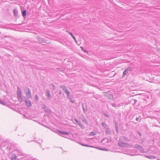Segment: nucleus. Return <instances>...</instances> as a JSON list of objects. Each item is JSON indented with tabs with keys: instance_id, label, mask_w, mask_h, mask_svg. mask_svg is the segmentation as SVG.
Listing matches in <instances>:
<instances>
[{
	"instance_id": "1",
	"label": "nucleus",
	"mask_w": 160,
	"mask_h": 160,
	"mask_svg": "<svg viewBox=\"0 0 160 160\" xmlns=\"http://www.w3.org/2000/svg\"><path fill=\"white\" fill-rule=\"evenodd\" d=\"M60 87L62 89L64 92L67 94V98L72 103H74V100H72L70 97V92L67 88V87L63 85L60 86Z\"/></svg>"
},
{
	"instance_id": "2",
	"label": "nucleus",
	"mask_w": 160,
	"mask_h": 160,
	"mask_svg": "<svg viewBox=\"0 0 160 160\" xmlns=\"http://www.w3.org/2000/svg\"><path fill=\"white\" fill-rule=\"evenodd\" d=\"M17 98L19 102L21 103L23 102L21 90L19 87H17Z\"/></svg>"
},
{
	"instance_id": "3",
	"label": "nucleus",
	"mask_w": 160,
	"mask_h": 160,
	"mask_svg": "<svg viewBox=\"0 0 160 160\" xmlns=\"http://www.w3.org/2000/svg\"><path fill=\"white\" fill-rule=\"evenodd\" d=\"M23 90L24 92L26 93V96L29 98H32V96L31 93L29 88L27 87H24Z\"/></svg>"
},
{
	"instance_id": "4",
	"label": "nucleus",
	"mask_w": 160,
	"mask_h": 160,
	"mask_svg": "<svg viewBox=\"0 0 160 160\" xmlns=\"http://www.w3.org/2000/svg\"><path fill=\"white\" fill-rule=\"evenodd\" d=\"M118 145L119 147H121L128 148H131L132 146V145L129 144L127 143L122 142L121 141L118 143Z\"/></svg>"
},
{
	"instance_id": "5",
	"label": "nucleus",
	"mask_w": 160,
	"mask_h": 160,
	"mask_svg": "<svg viewBox=\"0 0 160 160\" xmlns=\"http://www.w3.org/2000/svg\"><path fill=\"white\" fill-rule=\"evenodd\" d=\"M132 70V68L131 67H128L126 68L123 73V76L124 77L130 73Z\"/></svg>"
},
{
	"instance_id": "6",
	"label": "nucleus",
	"mask_w": 160,
	"mask_h": 160,
	"mask_svg": "<svg viewBox=\"0 0 160 160\" xmlns=\"http://www.w3.org/2000/svg\"><path fill=\"white\" fill-rule=\"evenodd\" d=\"M119 140H121V141H126L129 142L130 140L128 139L125 136H122L120 137Z\"/></svg>"
},
{
	"instance_id": "7",
	"label": "nucleus",
	"mask_w": 160,
	"mask_h": 160,
	"mask_svg": "<svg viewBox=\"0 0 160 160\" xmlns=\"http://www.w3.org/2000/svg\"><path fill=\"white\" fill-rule=\"evenodd\" d=\"M57 133L59 134V135H61V134H64L65 135H68L69 134V132H62L59 130H57Z\"/></svg>"
},
{
	"instance_id": "8",
	"label": "nucleus",
	"mask_w": 160,
	"mask_h": 160,
	"mask_svg": "<svg viewBox=\"0 0 160 160\" xmlns=\"http://www.w3.org/2000/svg\"><path fill=\"white\" fill-rule=\"evenodd\" d=\"M134 148L139 149L141 152H143V149L138 144H135L134 146Z\"/></svg>"
},
{
	"instance_id": "9",
	"label": "nucleus",
	"mask_w": 160,
	"mask_h": 160,
	"mask_svg": "<svg viewBox=\"0 0 160 160\" xmlns=\"http://www.w3.org/2000/svg\"><path fill=\"white\" fill-rule=\"evenodd\" d=\"M25 102L26 104L28 107H30L32 106V104L31 101L28 99H27L25 100Z\"/></svg>"
},
{
	"instance_id": "10",
	"label": "nucleus",
	"mask_w": 160,
	"mask_h": 160,
	"mask_svg": "<svg viewBox=\"0 0 160 160\" xmlns=\"http://www.w3.org/2000/svg\"><path fill=\"white\" fill-rule=\"evenodd\" d=\"M46 95L48 98V99H49L51 96L50 94V92L49 90H47L46 92Z\"/></svg>"
},
{
	"instance_id": "11",
	"label": "nucleus",
	"mask_w": 160,
	"mask_h": 160,
	"mask_svg": "<svg viewBox=\"0 0 160 160\" xmlns=\"http://www.w3.org/2000/svg\"><path fill=\"white\" fill-rule=\"evenodd\" d=\"M107 97L110 100H112L113 99V96L112 94H108Z\"/></svg>"
},
{
	"instance_id": "12",
	"label": "nucleus",
	"mask_w": 160,
	"mask_h": 160,
	"mask_svg": "<svg viewBox=\"0 0 160 160\" xmlns=\"http://www.w3.org/2000/svg\"><path fill=\"white\" fill-rule=\"evenodd\" d=\"M74 120L76 122L81 128L82 127V124L80 123V122L78 121L77 119L76 118H74Z\"/></svg>"
},
{
	"instance_id": "13",
	"label": "nucleus",
	"mask_w": 160,
	"mask_h": 160,
	"mask_svg": "<svg viewBox=\"0 0 160 160\" xmlns=\"http://www.w3.org/2000/svg\"><path fill=\"white\" fill-rule=\"evenodd\" d=\"M105 133L107 135H109L111 134V131L110 129L108 128H106Z\"/></svg>"
},
{
	"instance_id": "14",
	"label": "nucleus",
	"mask_w": 160,
	"mask_h": 160,
	"mask_svg": "<svg viewBox=\"0 0 160 160\" xmlns=\"http://www.w3.org/2000/svg\"><path fill=\"white\" fill-rule=\"evenodd\" d=\"M146 157L147 158L151 159H154L156 158V157L155 156L152 155L147 156Z\"/></svg>"
},
{
	"instance_id": "15",
	"label": "nucleus",
	"mask_w": 160,
	"mask_h": 160,
	"mask_svg": "<svg viewBox=\"0 0 160 160\" xmlns=\"http://www.w3.org/2000/svg\"><path fill=\"white\" fill-rule=\"evenodd\" d=\"M102 125L106 129L108 128V125L104 122L102 123Z\"/></svg>"
},
{
	"instance_id": "16",
	"label": "nucleus",
	"mask_w": 160,
	"mask_h": 160,
	"mask_svg": "<svg viewBox=\"0 0 160 160\" xmlns=\"http://www.w3.org/2000/svg\"><path fill=\"white\" fill-rule=\"evenodd\" d=\"M66 32H68L70 35L75 40V42H77V41L75 37L72 35V33L71 32H68V31H67Z\"/></svg>"
},
{
	"instance_id": "17",
	"label": "nucleus",
	"mask_w": 160,
	"mask_h": 160,
	"mask_svg": "<svg viewBox=\"0 0 160 160\" xmlns=\"http://www.w3.org/2000/svg\"><path fill=\"white\" fill-rule=\"evenodd\" d=\"M13 12L14 15L15 17H17L18 15V11L16 9H14L13 10Z\"/></svg>"
},
{
	"instance_id": "18",
	"label": "nucleus",
	"mask_w": 160,
	"mask_h": 160,
	"mask_svg": "<svg viewBox=\"0 0 160 160\" xmlns=\"http://www.w3.org/2000/svg\"><path fill=\"white\" fill-rule=\"evenodd\" d=\"M17 157L15 154H13L12 156V160H16Z\"/></svg>"
},
{
	"instance_id": "19",
	"label": "nucleus",
	"mask_w": 160,
	"mask_h": 160,
	"mask_svg": "<svg viewBox=\"0 0 160 160\" xmlns=\"http://www.w3.org/2000/svg\"><path fill=\"white\" fill-rule=\"evenodd\" d=\"M27 14V12L26 10H24L22 11V16L23 17L26 16Z\"/></svg>"
},
{
	"instance_id": "20",
	"label": "nucleus",
	"mask_w": 160,
	"mask_h": 160,
	"mask_svg": "<svg viewBox=\"0 0 160 160\" xmlns=\"http://www.w3.org/2000/svg\"><path fill=\"white\" fill-rule=\"evenodd\" d=\"M42 108H43V109H44V110L45 112L47 111L48 108L46 107V106L45 105H42Z\"/></svg>"
},
{
	"instance_id": "21",
	"label": "nucleus",
	"mask_w": 160,
	"mask_h": 160,
	"mask_svg": "<svg viewBox=\"0 0 160 160\" xmlns=\"http://www.w3.org/2000/svg\"><path fill=\"white\" fill-rule=\"evenodd\" d=\"M42 108H43V109H44V110L45 112L47 111L48 108L46 107V106L45 105H42Z\"/></svg>"
},
{
	"instance_id": "22",
	"label": "nucleus",
	"mask_w": 160,
	"mask_h": 160,
	"mask_svg": "<svg viewBox=\"0 0 160 160\" xmlns=\"http://www.w3.org/2000/svg\"><path fill=\"white\" fill-rule=\"evenodd\" d=\"M38 40L39 42L41 43L43 42V40L42 38H38Z\"/></svg>"
},
{
	"instance_id": "23",
	"label": "nucleus",
	"mask_w": 160,
	"mask_h": 160,
	"mask_svg": "<svg viewBox=\"0 0 160 160\" xmlns=\"http://www.w3.org/2000/svg\"><path fill=\"white\" fill-rule=\"evenodd\" d=\"M0 104H2V105H5V102L4 101H3V100H0Z\"/></svg>"
},
{
	"instance_id": "24",
	"label": "nucleus",
	"mask_w": 160,
	"mask_h": 160,
	"mask_svg": "<svg viewBox=\"0 0 160 160\" xmlns=\"http://www.w3.org/2000/svg\"><path fill=\"white\" fill-rule=\"evenodd\" d=\"M82 109H83V112H84V113H85L86 112V111L85 110V108L84 107V105L83 104H82Z\"/></svg>"
},
{
	"instance_id": "25",
	"label": "nucleus",
	"mask_w": 160,
	"mask_h": 160,
	"mask_svg": "<svg viewBox=\"0 0 160 160\" xmlns=\"http://www.w3.org/2000/svg\"><path fill=\"white\" fill-rule=\"evenodd\" d=\"M83 122L86 123H87V121L85 118H83V119H82Z\"/></svg>"
},
{
	"instance_id": "26",
	"label": "nucleus",
	"mask_w": 160,
	"mask_h": 160,
	"mask_svg": "<svg viewBox=\"0 0 160 160\" xmlns=\"http://www.w3.org/2000/svg\"><path fill=\"white\" fill-rule=\"evenodd\" d=\"M115 127L116 128L118 127V122H115Z\"/></svg>"
},
{
	"instance_id": "27",
	"label": "nucleus",
	"mask_w": 160,
	"mask_h": 160,
	"mask_svg": "<svg viewBox=\"0 0 160 160\" xmlns=\"http://www.w3.org/2000/svg\"><path fill=\"white\" fill-rule=\"evenodd\" d=\"M18 154L19 156H23L24 155V154L22 152H19Z\"/></svg>"
},
{
	"instance_id": "28",
	"label": "nucleus",
	"mask_w": 160,
	"mask_h": 160,
	"mask_svg": "<svg viewBox=\"0 0 160 160\" xmlns=\"http://www.w3.org/2000/svg\"><path fill=\"white\" fill-rule=\"evenodd\" d=\"M29 160H38L36 158H29Z\"/></svg>"
},
{
	"instance_id": "29",
	"label": "nucleus",
	"mask_w": 160,
	"mask_h": 160,
	"mask_svg": "<svg viewBox=\"0 0 160 160\" xmlns=\"http://www.w3.org/2000/svg\"><path fill=\"white\" fill-rule=\"evenodd\" d=\"M35 100H37V101H38V95H36L35 96Z\"/></svg>"
},
{
	"instance_id": "30",
	"label": "nucleus",
	"mask_w": 160,
	"mask_h": 160,
	"mask_svg": "<svg viewBox=\"0 0 160 160\" xmlns=\"http://www.w3.org/2000/svg\"><path fill=\"white\" fill-rule=\"evenodd\" d=\"M112 106L114 107H117V105H116L115 103H112Z\"/></svg>"
},
{
	"instance_id": "31",
	"label": "nucleus",
	"mask_w": 160,
	"mask_h": 160,
	"mask_svg": "<svg viewBox=\"0 0 160 160\" xmlns=\"http://www.w3.org/2000/svg\"><path fill=\"white\" fill-rule=\"evenodd\" d=\"M90 134L91 135H95L96 134V133H95L94 132H90Z\"/></svg>"
},
{
	"instance_id": "32",
	"label": "nucleus",
	"mask_w": 160,
	"mask_h": 160,
	"mask_svg": "<svg viewBox=\"0 0 160 160\" xmlns=\"http://www.w3.org/2000/svg\"><path fill=\"white\" fill-rule=\"evenodd\" d=\"M137 133L140 136H142V134H141V133L139 131H138V132H137Z\"/></svg>"
},
{
	"instance_id": "33",
	"label": "nucleus",
	"mask_w": 160,
	"mask_h": 160,
	"mask_svg": "<svg viewBox=\"0 0 160 160\" xmlns=\"http://www.w3.org/2000/svg\"><path fill=\"white\" fill-rule=\"evenodd\" d=\"M136 120L137 121H139V122L140 121V118L139 117H137L136 118Z\"/></svg>"
},
{
	"instance_id": "34",
	"label": "nucleus",
	"mask_w": 160,
	"mask_h": 160,
	"mask_svg": "<svg viewBox=\"0 0 160 160\" xmlns=\"http://www.w3.org/2000/svg\"><path fill=\"white\" fill-rule=\"evenodd\" d=\"M104 115L106 117H108V118H109V115H108V114H107L106 113H104Z\"/></svg>"
},
{
	"instance_id": "35",
	"label": "nucleus",
	"mask_w": 160,
	"mask_h": 160,
	"mask_svg": "<svg viewBox=\"0 0 160 160\" xmlns=\"http://www.w3.org/2000/svg\"><path fill=\"white\" fill-rule=\"evenodd\" d=\"M116 132L117 133L118 132V127L115 128Z\"/></svg>"
},
{
	"instance_id": "36",
	"label": "nucleus",
	"mask_w": 160,
	"mask_h": 160,
	"mask_svg": "<svg viewBox=\"0 0 160 160\" xmlns=\"http://www.w3.org/2000/svg\"><path fill=\"white\" fill-rule=\"evenodd\" d=\"M83 146H86V147H92L91 146H88L87 145H86V144H83V145H82Z\"/></svg>"
},
{
	"instance_id": "37",
	"label": "nucleus",
	"mask_w": 160,
	"mask_h": 160,
	"mask_svg": "<svg viewBox=\"0 0 160 160\" xmlns=\"http://www.w3.org/2000/svg\"><path fill=\"white\" fill-rule=\"evenodd\" d=\"M81 48H82V50H83L84 52H86V53H88V51H87L86 50H84L82 49V47H81Z\"/></svg>"
},
{
	"instance_id": "38",
	"label": "nucleus",
	"mask_w": 160,
	"mask_h": 160,
	"mask_svg": "<svg viewBox=\"0 0 160 160\" xmlns=\"http://www.w3.org/2000/svg\"><path fill=\"white\" fill-rule=\"evenodd\" d=\"M52 87L53 88V89H54H54H55V88H55V86L54 85V84H52Z\"/></svg>"
},
{
	"instance_id": "39",
	"label": "nucleus",
	"mask_w": 160,
	"mask_h": 160,
	"mask_svg": "<svg viewBox=\"0 0 160 160\" xmlns=\"http://www.w3.org/2000/svg\"><path fill=\"white\" fill-rule=\"evenodd\" d=\"M62 92L61 91H59V94L61 95L62 94Z\"/></svg>"
},
{
	"instance_id": "40",
	"label": "nucleus",
	"mask_w": 160,
	"mask_h": 160,
	"mask_svg": "<svg viewBox=\"0 0 160 160\" xmlns=\"http://www.w3.org/2000/svg\"><path fill=\"white\" fill-rule=\"evenodd\" d=\"M95 148H98V149H101V150H105V149H100V148H97V147H95Z\"/></svg>"
},
{
	"instance_id": "41",
	"label": "nucleus",
	"mask_w": 160,
	"mask_h": 160,
	"mask_svg": "<svg viewBox=\"0 0 160 160\" xmlns=\"http://www.w3.org/2000/svg\"><path fill=\"white\" fill-rule=\"evenodd\" d=\"M121 105L119 104H118V105H117V106H118V107H119Z\"/></svg>"
},
{
	"instance_id": "42",
	"label": "nucleus",
	"mask_w": 160,
	"mask_h": 160,
	"mask_svg": "<svg viewBox=\"0 0 160 160\" xmlns=\"http://www.w3.org/2000/svg\"><path fill=\"white\" fill-rule=\"evenodd\" d=\"M134 101H135V102H134V103H136V102L137 101L136 100H134Z\"/></svg>"
},
{
	"instance_id": "43",
	"label": "nucleus",
	"mask_w": 160,
	"mask_h": 160,
	"mask_svg": "<svg viewBox=\"0 0 160 160\" xmlns=\"http://www.w3.org/2000/svg\"><path fill=\"white\" fill-rule=\"evenodd\" d=\"M45 127H46L47 128H49L48 127H47V126H45Z\"/></svg>"
}]
</instances>
